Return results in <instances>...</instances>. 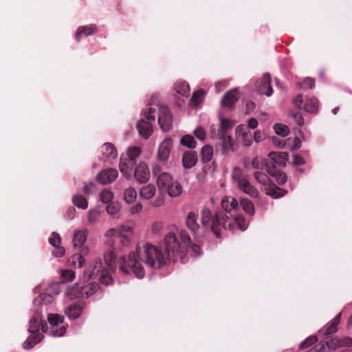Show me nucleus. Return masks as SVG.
Returning <instances> with one entry per match:
<instances>
[{
  "mask_svg": "<svg viewBox=\"0 0 352 352\" xmlns=\"http://www.w3.org/2000/svg\"><path fill=\"white\" fill-rule=\"evenodd\" d=\"M165 249L162 247L146 244L142 248L136 247L135 252H131L126 257H122L118 261L120 271L124 274L132 272L138 278L145 275V270L142 262L153 269H160L171 260L177 259V256L182 263H185L186 250L192 251L195 256L201 253L198 245L192 244L190 238L186 231L178 230L174 225L168 226V232L164 237Z\"/></svg>",
  "mask_w": 352,
  "mask_h": 352,
  "instance_id": "1",
  "label": "nucleus"
},
{
  "mask_svg": "<svg viewBox=\"0 0 352 352\" xmlns=\"http://www.w3.org/2000/svg\"><path fill=\"white\" fill-rule=\"evenodd\" d=\"M201 215L203 226L210 228L217 238L220 237L222 229L234 230V223L225 214L219 212L217 213L215 217H212L211 211L208 208H204L201 210Z\"/></svg>",
  "mask_w": 352,
  "mask_h": 352,
  "instance_id": "2",
  "label": "nucleus"
},
{
  "mask_svg": "<svg viewBox=\"0 0 352 352\" xmlns=\"http://www.w3.org/2000/svg\"><path fill=\"white\" fill-rule=\"evenodd\" d=\"M40 327L43 333L46 332L48 329L47 324L43 323L41 313L39 311H36L33 317L30 320V326L28 328L29 333L36 334L28 337L23 343V348L24 349H32L35 344L42 340L43 338V335L38 333Z\"/></svg>",
  "mask_w": 352,
  "mask_h": 352,
  "instance_id": "3",
  "label": "nucleus"
},
{
  "mask_svg": "<svg viewBox=\"0 0 352 352\" xmlns=\"http://www.w3.org/2000/svg\"><path fill=\"white\" fill-rule=\"evenodd\" d=\"M84 279L98 278L106 285L112 283L111 272L106 265H103L100 260H96L91 264L83 276Z\"/></svg>",
  "mask_w": 352,
  "mask_h": 352,
  "instance_id": "4",
  "label": "nucleus"
},
{
  "mask_svg": "<svg viewBox=\"0 0 352 352\" xmlns=\"http://www.w3.org/2000/svg\"><path fill=\"white\" fill-rule=\"evenodd\" d=\"M88 280L83 278V283L79 281L74 285L69 287L65 294V296L72 300L78 298H88L94 294L98 290V285L94 282L85 284V280L87 281Z\"/></svg>",
  "mask_w": 352,
  "mask_h": 352,
  "instance_id": "5",
  "label": "nucleus"
},
{
  "mask_svg": "<svg viewBox=\"0 0 352 352\" xmlns=\"http://www.w3.org/2000/svg\"><path fill=\"white\" fill-rule=\"evenodd\" d=\"M232 178L234 184L241 192L254 198L258 197V190L250 184L247 175L241 168L236 167L233 169Z\"/></svg>",
  "mask_w": 352,
  "mask_h": 352,
  "instance_id": "6",
  "label": "nucleus"
},
{
  "mask_svg": "<svg viewBox=\"0 0 352 352\" xmlns=\"http://www.w3.org/2000/svg\"><path fill=\"white\" fill-rule=\"evenodd\" d=\"M221 206L224 211L230 214V217L229 218L232 223L231 217L239 226L241 230H244L248 227V223L245 221L242 216L232 214V212H236L239 209L238 201L234 197L230 196L224 197L221 200Z\"/></svg>",
  "mask_w": 352,
  "mask_h": 352,
  "instance_id": "7",
  "label": "nucleus"
},
{
  "mask_svg": "<svg viewBox=\"0 0 352 352\" xmlns=\"http://www.w3.org/2000/svg\"><path fill=\"white\" fill-rule=\"evenodd\" d=\"M155 109L148 107L143 113L144 118H141L137 124L139 134L144 139H148L153 133V124L151 122L155 120Z\"/></svg>",
  "mask_w": 352,
  "mask_h": 352,
  "instance_id": "8",
  "label": "nucleus"
},
{
  "mask_svg": "<svg viewBox=\"0 0 352 352\" xmlns=\"http://www.w3.org/2000/svg\"><path fill=\"white\" fill-rule=\"evenodd\" d=\"M47 320L50 325L49 334L52 337H61L65 335L67 325L63 324L64 317L58 314H50Z\"/></svg>",
  "mask_w": 352,
  "mask_h": 352,
  "instance_id": "9",
  "label": "nucleus"
},
{
  "mask_svg": "<svg viewBox=\"0 0 352 352\" xmlns=\"http://www.w3.org/2000/svg\"><path fill=\"white\" fill-rule=\"evenodd\" d=\"M131 236L129 234H121L116 228H110L104 234L105 243L111 246L116 241H118L124 247H129L131 243Z\"/></svg>",
  "mask_w": 352,
  "mask_h": 352,
  "instance_id": "10",
  "label": "nucleus"
},
{
  "mask_svg": "<svg viewBox=\"0 0 352 352\" xmlns=\"http://www.w3.org/2000/svg\"><path fill=\"white\" fill-rule=\"evenodd\" d=\"M158 123L163 131H168L173 125V116L166 105H160L158 111Z\"/></svg>",
  "mask_w": 352,
  "mask_h": 352,
  "instance_id": "11",
  "label": "nucleus"
},
{
  "mask_svg": "<svg viewBox=\"0 0 352 352\" xmlns=\"http://www.w3.org/2000/svg\"><path fill=\"white\" fill-rule=\"evenodd\" d=\"M89 231L86 228L76 230L74 232L72 243L75 248H80L82 252L87 254L89 249L85 243L87 239Z\"/></svg>",
  "mask_w": 352,
  "mask_h": 352,
  "instance_id": "12",
  "label": "nucleus"
},
{
  "mask_svg": "<svg viewBox=\"0 0 352 352\" xmlns=\"http://www.w3.org/2000/svg\"><path fill=\"white\" fill-rule=\"evenodd\" d=\"M294 104L299 109H303L308 113H316L318 109V101L316 98H307L303 100L302 96L298 95L294 100Z\"/></svg>",
  "mask_w": 352,
  "mask_h": 352,
  "instance_id": "13",
  "label": "nucleus"
},
{
  "mask_svg": "<svg viewBox=\"0 0 352 352\" xmlns=\"http://www.w3.org/2000/svg\"><path fill=\"white\" fill-rule=\"evenodd\" d=\"M134 177L140 184H145L150 179V170L147 164L141 162L134 170Z\"/></svg>",
  "mask_w": 352,
  "mask_h": 352,
  "instance_id": "14",
  "label": "nucleus"
},
{
  "mask_svg": "<svg viewBox=\"0 0 352 352\" xmlns=\"http://www.w3.org/2000/svg\"><path fill=\"white\" fill-rule=\"evenodd\" d=\"M256 91L259 94L271 96L272 95V88L271 86V77L266 73L256 83Z\"/></svg>",
  "mask_w": 352,
  "mask_h": 352,
  "instance_id": "15",
  "label": "nucleus"
},
{
  "mask_svg": "<svg viewBox=\"0 0 352 352\" xmlns=\"http://www.w3.org/2000/svg\"><path fill=\"white\" fill-rule=\"evenodd\" d=\"M173 148V140L170 138H165L157 148V157L162 162H166Z\"/></svg>",
  "mask_w": 352,
  "mask_h": 352,
  "instance_id": "16",
  "label": "nucleus"
},
{
  "mask_svg": "<svg viewBox=\"0 0 352 352\" xmlns=\"http://www.w3.org/2000/svg\"><path fill=\"white\" fill-rule=\"evenodd\" d=\"M118 177L116 169L109 168L101 170L97 175V180L102 184L113 183Z\"/></svg>",
  "mask_w": 352,
  "mask_h": 352,
  "instance_id": "17",
  "label": "nucleus"
},
{
  "mask_svg": "<svg viewBox=\"0 0 352 352\" xmlns=\"http://www.w3.org/2000/svg\"><path fill=\"white\" fill-rule=\"evenodd\" d=\"M85 307V304L82 301L73 303L65 309V314L69 319H76L78 318Z\"/></svg>",
  "mask_w": 352,
  "mask_h": 352,
  "instance_id": "18",
  "label": "nucleus"
},
{
  "mask_svg": "<svg viewBox=\"0 0 352 352\" xmlns=\"http://www.w3.org/2000/svg\"><path fill=\"white\" fill-rule=\"evenodd\" d=\"M236 135L241 140L243 144L246 146L251 145L252 136L245 125L241 124L236 128Z\"/></svg>",
  "mask_w": 352,
  "mask_h": 352,
  "instance_id": "19",
  "label": "nucleus"
},
{
  "mask_svg": "<svg viewBox=\"0 0 352 352\" xmlns=\"http://www.w3.org/2000/svg\"><path fill=\"white\" fill-rule=\"evenodd\" d=\"M239 99V94L236 89H231L226 92L221 99L223 107H231Z\"/></svg>",
  "mask_w": 352,
  "mask_h": 352,
  "instance_id": "20",
  "label": "nucleus"
},
{
  "mask_svg": "<svg viewBox=\"0 0 352 352\" xmlns=\"http://www.w3.org/2000/svg\"><path fill=\"white\" fill-rule=\"evenodd\" d=\"M197 215L194 212L188 213L186 219V223L188 229H190L195 235L198 238L199 237L200 227L197 222Z\"/></svg>",
  "mask_w": 352,
  "mask_h": 352,
  "instance_id": "21",
  "label": "nucleus"
},
{
  "mask_svg": "<svg viewBox=\"0 0 352 352\" xmlns=\"http://www.w3.org/2000/svg\"><path fill=\"white\" fill-rule=\"evenodd\" d=\"M133 162L127 158L121 157L119 164V168L122 174L127 179L132 177V166Z\"/></svg>",
  "mask_w": 352,
  "mask_h": 352,
  "instance_id": "22",
  "label": "nucleus"
},
{
  "mask_svg": "<svg viewBox=\"0 0 352 352\" xmlns=\"http://www.w3.org/2000/svg\"><path fill=\"white\" fill-rule=\"evenodd\" d=\"M97 31V27L94 24L79 27L76 32V38L79 41L82 37L90 36Z\"/></svg>",
  "mask_w": 352,
  "mask_h": 352,
  "instance_id": "23",
  "label": "nucleus"
},
{
  "mask_svg": "<svg viewBox=\"0 0 352 352\" xmlns=\"http://www.w3.org/2000/svg\"><path fill=\"white\" fill-rule=\"evenodd\" d=\"M182 190L183 189L181 184L178 181L173 179L164 192H166L171 197H177L182 193Z\"/></svg>",
  "mask_w": 352,
  "mask_h": 352,
  "instance_id": "24",
  "label": "nucleus"
},
{
  "mask_svg": "<svg viewBox=\"0 0 352 352\" xmlns=\"http://www.w3.org/2000/svg\"><path fill=\"white\" fill-rule=\"evenodd\" d=\"M197 162V155L193 151L185 152L182 157V164L185 168H191Z\"/></svg>",
  "mask_w": 352,
  "mask_h": 352,
  "instance_id": "25",
  "label": "nucleus"
},
{
  "mask_svg": "<svg viewBox=\"0 0 352 352\" xmlns=\"http://www.w3.org/2000/svg\"><path fill=\"white\" fill-rule=\"evenodd\" d=\"M173 179L172 175L168 173L164 172V173L160 174L157 178V185L159 190L164 192Z\"/></svg>",
  "mask_w": 352,
  "mask_h": 352,
  "instance_id": "26",
  "label": "nucleus"
},
{
  "mask_svg": "<svg viewBox=\"0 0 352 352\" xmlns=\"http://www.w3.org/2000/svg\"><path fill=\"white\" fill-rule=\"evenodd\" d=\"M155 186L153 184H149L140 188V197L144 200H148L155 196Z\"/></svg>",
  "mask_w": 352,
  "mask_h": 352,
  "instance_id": "27",
  "label": "nucleus"
},
{
  "mask_svg": "<svg viewBox=\"0 0 352 352\" xmlns=\"http://www.w3.org/2000/svg\"><path fill=\"white\" fill-rule=\"evenodd\" d=\"M220 125L218 129V135H226L228 130L232 129L234 125V122L230 119L219 117Z\"/></svg>",
  "mask_w": 352,
  "mask_h": 352,
  "instance_id": "28",
  "label": "nucleus"
},
{
  "mask_svg": "<svg viewBox=\"0 0 352 352\" xmlns=\"http://www.w3.org/2000/svg\"><path fill=\"white\" fill-rule=\"evenodd\" d=\"M218 136L222 142V151L224 154H228L234 151V142L230 136L226 135Z\"/></svg>",
  "mask_w": 352,
  "mask_h": 352,
  "instance_id": "29",
  "label": "nucleus"
},
{
  "mask_svg": "<svg viewBox=\"0 0 352 352\" xmlns=\"http://www.w3.org/2000/svg\"><path fill=\"white\" fill-rule=\"evenodd\" d=\"M102 155L109 159H116L118 156V151L115 146L109 142L104 143L102 146Z\"/></svg>",
  "mask_w": 352,
  "mask_h": 352,
  "instance_id": "30",
  "label": "nucleus"
},
{
  "mask_svg": "<svg viewBox=\"0 0 352 352\" xmlns=\"http://www.w3.org/2000/svg\"><path fill=\"white\" fill-rule=\"evenodd\" d=\"M54 297L51 294H42L34 301L35 305L37 304L41 306V311L43 310V308L47 305L50 304L53 302Z\"/></svg>",
  "mask_w": 352,
  "mask_h": 352,
  "instance_id": "31",
  "label": "nucleus"
},
{
  "mask_svg": "<svg viewBox=\"0 0 352 352\" xmlns=\"http://www.w3.org/2000/svg\"><path fill=\"white\" fill-rule=\"evenodd\" d=\"M101 217V212L97 208L89 210L87 213V220L88 225H95L98 223Z\"/></svg>",
  "mask_w": 352,
  "mask_h": 352,
  "instance_id": "32",
  "label": "nucleus"
},
{
  "mask_svg": "<svg viewBox=\"0 0 352 352\" xmlns=\"http://www.w3.org/2000/svg\"><path fill=\"white\" fill-rule=\"evenodd\" d=\"M123 197L126 204L134 203L137 199V192L135 188L130 186L126 188L123 192Z\"/></svg>",
  "mask_w": 352,
  "mask_h": 352,
  "instance_id": "33",
  "label": "nucleus"
},
{
  "mask_svg": "<svg viewBox=\"0 0 352 352\" xmlns=\"http://www.w3.org/2000/svg\"><path fill=\"white\" fill-rule=\"evenodd\" d=\"M83 255H85L80 250V253L74 254L69 260V263L71 265L82 267L85 263V259L83 257Z\"/></svg>",
  "mask_w": 352,
  "mask_h": 352,
  "instance_id": "34",
  "label": "nucleus"
},
{
  "mask_svg": "<svg viewBox=\"0 0 352 352\" xmlns=\"http://www.w3.org/2000/svg\"><path fill=\"white\" fill-rule=\"evenodd\" d=\"M72 202L77 208L82 210H85L88 208V201L82 195H74L72 197Z\"/></svg>",
  "mask_w": 352,
  "mask_h": 352,
  "instance_id": "35",
  "label": "nucleus"
},
{
  "mask_svg": "<svg viewBox=\"0 0 352 352\" xmlns=\"http://www.w3.org/2000/svg\"><path fill=\"white\" fill-rule=\"evenodd\" d=\"M201 155L202 162H210L213 157V148L208 144L204 146L201 151Z\"/></svg>",
  "mask_w": 352,
  "mask_h": 352,
  "instance_id": "36",
  "label": "nucleus"
},
{
  "mask_svg": "<svg viewBox=\"0 0 352 352\" xmlns=\"http://www.w3.org/2000/svg\"><path fill=\"white\" fill-rule=\"evenodd\" d=\"M174 90L181 96H187L190 91L189 85L184 81H178L174 85Z\"/></svg>",
  "mask_w": 352,
  "mask_h": 352,
  "instance_id": "37",
  "label": "nucleus"
},
{
  "mask_svg": "<svg viewBox=\"0 0 352 352\" xmlns=\"http://www.w3.org/2000/svg\"><path fill=\"white\" fill-rule=\"evenodd\" d=\"M205 95L206 92L203 90L195 92L190 99V105L195 107H198L199 104L204 100Z\"/></svg>",
  "mask_w": 352,
  "mask_h": 352,
  "instance_id": "38",
  "label": "nucleus"
},
{
  "mask_svg": "<svg viewBox=\"0 0 352 352\" xmlns=\"http://www.w3.org/2000/svg\"><path fill=\"white\" fill-rule=\"evenodd\" d=\"M265 190L267 195L274 199L281 197L285 194V192L283 190L275 186H273L272 187H266Z\"/></svg>",
  "mask_w": 352,
  "mask_h": 352,
  "instance_id": "39",
  "label": "nucleus"
},
{
  "mask_svg": "<svg viewBox=\"0 0 352 352\" xmlns=\"http://www.w3.org/2000/svg\"><path fill=\"white\" fill-rule=\"evenodd\" d=\"M240 204L243 210L248 214L252 216L254 214V207L253 203L250 200L246 198H243L240 200Z\"/></svg>",
  "mask_w": 352,
  "mask_h": 352,
  "instance_id": "40",
  "label": "nucleus"
},
{
  "mask_svg": "<svg viewBox=\"0 0 352 352\" xmlns=\"http://www.w3.org/2000/svg\"><path fill=\"white\" fill-rule=\"evenodd\" d=\"M341 313L337 315L331 321V322L327 326L325 329V334L329 335L335 333L337 331V326L340 322Z\"/></svg>",
  "mask_w": 352,
  "mask_h": 352,
  "instance_id": "41",
  "label": "nucleus"
},
{
  "mask_svg": "<svg viewBox=\"0 0 352 352\" xmlns=\"http://www.w3.org/2000/svg\"><path fill=\"white\" fill-rule=\"evenodd\" d=\"M99 199L102 203L108 204L112 201L113 193L110 190L104 189L100 192Z\"/></svg>",
  "mask_w": 352,
  "mask_h": 352,
  "instance_id": "42",
  "label": "nucleus"
},
{
  "mask_svg": "<svg viewBox=\"0 0 352 352\" xmlns=\"http://www.w3.org/2000/svg\"><path fill=\"white\" fill-rule=\"evenodd\" d=\"M180 143L182 145L189 148H194L197 146V142L195 140V138L190 135H184L180 140Z\"/></svg>",
  "mask_w": 352,
  "mask_h": 352,
  "instance_id": "43",
  "label": "nucleus"
},
{
  "mask_svg": "<svg viewBox=\"0 0 352 352\" xmlns=\"http://www.w3.org/2000/svg\"><path fill=\"white\" fill-rule=\"evenodd\" d=\"M105 265L107 268L113 270L114 268V263L116 262V256L113 250H109L104 255Z\"/></svg>",
  "mask_w": 352,
  "mask_h": 352,
  "instance_id": "44",
  "label": "nucleus"
},
{
  "mask_svg": "<svg viewBox=\"0 0 352 352\" xmlns=\"http://www.w3.org/2000/svg\"><path fill=\"white\" fill-rule=\"evenodd\" d=\"M141 151V148L138 146H133L129 147L126 151L129 160L133 162L135 161L136 159L140 155Z\"/></svg>",
  "mask_w": 352,
  "mask_h": 352,
  "instance_id": "45",
  "label": "nucleus"
},
{
  "mask_svg": "<svg viewBox=\"0 0 352 352\" xmlns=\"http://www.w3.org/2000/svg\"><path fill=\"white\" fill-rule=\"evenodd\" d=\"M275 133L282 137H286L289 132V128L283 124H276L274 126Z\"/></svg>",
  "mask_w": 352,
  "mask_h": 352,
  "instance_id": "46",
  "label": "nucleus"
},
{
  "mask_svg": "<svg viewBox=\"0 0 352 352\" xmlns=\"http://www.w3.org/2000/svg\"><path fill=\"white\" fill-rule=\"evenodd\" d=\"M268 155L276 164L282 163V162L285 160L287 157V155L285 153L279 152H271Z\"/></svg>",
  "mask_w": 352,
  "mask_h": 352,
  "instance_id": "47",
  "label": "nucleus"
},
{
  "mask_svg": "<svg viewBox=\"0 0 352 352\" xmlns=\"http://www.w3.org/2000/svg\"><path fill=\"white\" fill-rule=\"evenodd\" d=\"M121 206L117 201H111L107 204L106 210L108 214L111 215L116 214L120 210Z\"/></svg>",
  "mask_w": 352,
  "mask_h": 352,
  "instance_id": "48",
  "label": "nucleus"
},
{
  "mask_svg": "<svg viewBox=\"0 0 352 352\" xmlns=\"http://www.w3.org/2000/svg\"><path fill=\"white\" fill-rule=\"evenodd\" d=\"M325 344L329 350H336L338 347L341 346L340 338L335 337L331 340H326Z\"/></svg>",
  "mask_w": 352,
  "mask_h": 352,
  "instance_id": "49",
  "label": "nucleus"
},
{
  "mask_svg": "<svg viewBox=\"0 0 352 352\" xmlns=\"http://www.w3.org/2000/svg\"><path fill=\"white\" fill-rule=\"evenodd\" d=\"M255 179L256 181L265 186H267L270 184V178L267 175L261 172H256L255 173Z\"/></svg>",
  "mask_w": 352,
  "mask_h": 352,
  "instance_id": "50",
  "label": "nucleus"
},
{
  "mask_svg": "<svg viewBox=\"0 0 352 352\" xmlns=\"http://www.w3.org/2000/svg\"><path fill=\"white\" fill-rule=\"evenodd\" d=\"M133 230V226L130 224H124L120 226L118 229H116V231H118L121 233V234H129L131 236Z\"/></svg>",
  "mask_w": 352,
  "mask_h": 352,
  "instance_id": "51",
  "label": "nucleus"
},
{
  "mask_svg": "<svg viewBox=\"0 0 352 352\" xmlns=\"http://www.w3.org/2000/svg\"><path fill=\"white\" fill-rule=\"evenodd\" d=\"M316 341L317 338L316 336H309L300 344L299 348L302 349H306L311 344L316 343Z\"/></svg>",
  "mask_w": 352,
  "mask_h": 352,
  "instance_id": "52",
  "label": "nucleus"
},
{
  "mask_svg": "<svg viewBox=\"0 0 352 352\" xmlns=\"http://www.w3.org/2000/svg\"><path fill=\"white\" fill-rule=\"evenodd\" d=\"M49 242L52 246L57 247L60 244L61 237L58 233L52 232L51 236L49 238Z\"/></svg>",
  "mask_w": 352,
  "mask_h": 352,
  "instance_id": "53",
  "label": "nucleus"
},
{
  "mask_svg": "<svg viewBox=\"0 0 352 352\" xmlns=\"http://www.w3.org/2000/svg\"><path fill=\"white\" fill-rule=\"evenodd\" d=\"M194 135L199 140L204 141L206 139V131L202 126H198L193 131Z\"/></svg>",
  "mask_w": 352,
  "mask_h": 352,
  "instance_id": "54",
  "label": "nucleus"
},
{
  "mask_svg": "<svg viewBox=\"0 0 352 352\" xmlns=\"http://www.w3.org/2000/svg\"><path fill=\"white\" fill-rule=\"evenodd\" d=\"M300 87L304 89H312L314 85H315V83H314V81L313 79L310 78H307L305 79H304L301 82H300Z\"/></svg>",
  "mask_w": 352,
  "mask_h": 352,
  "instance_id": "55",
  "label": "nucleus"
},
{
  "mask_svg": "<svg viewBox=\"0 0 352 352\" xmlns=\"http://www.w3.org/2000/svg\"><path fill=\"white\" fill-rule=\"evenodd\" d=\"M62 276L67 281H72L75 278V272L70 270H65L62 271Z\"/></svg>",
  "mask_w": 352,
  "mask_h": 352,
  "instance_id": "56",
  "label": "nucleus"
},
{
  "mask_svg": "<svg viewBox=\"0 0 352 352\" xmlns=\"http://www.w3.org/2000/svg\"><path fill=\"white\" fill-rule=\"evenodd\" d=\"M96 184L90 182L88 184H85L82 188V190L87 195L93 194L95 191Z\"/></svg>",
  "mask_w": 352,
  "mask_h": 352,
  "instance_id": "57",
  "label": "nucleus"
},
{
  "mask_svg": "<svg viewBox=\"0 0 352 352\" xmlns=\"http://www.w3.org/2000/svg\"><path fill=\"white\" fill-rule=\"evenodd\" d=\"M164 226L163 223L157 221L153 223L152 230L156 234H160L162 232Z\"/></svg>",
  "mask_w": 352,
  "mask_h": 352,
  "instance_id": "58",
  "label": "nucleus"
},
{
  "mask_svg": "<svg viewBox=\"0 0 352 352\" xmlns=\"http://www.w3.org/2000/svg\"><path fill=\"white\" fill-rule=\"evenodd\" d=\"M266 138L265 133L260 130H257L254 132V140L256 142H261L263 141Z\"/></svg>",
  "mask_w": 352,
  "mask_h": 352,
  "instance_id": "59",
  "label": "nucleus"
},
{
  "mask_svg": "<svg viewBox=\"0 0 352 352\" xmlns=\"http://www.w3.org/2000/svg\"><path fill=\"white\" fill-rule=\"evenodd\" d=\"M292 163L296 166H301L305 163V161L300 155L295 154L293 155Z\"/></svg>",
  "mask_w": 352,
  "mask_h": 352,
  "instance_id": "60",
  "label": "nucleus"
},
{
  "mask_svg": "<svg viewBox=\"0 0 352 352\" xmlns=\"http://www.w3.org/2000/svg\"><path fill=\"white\" fill-rule=\"evenodd\" d=\"M142 209H143V206L142 204L140 203H137L135 204V205H133L131 209H130V212L132 213V214H139L142 211Z\"/></svg>",
  "mask_w": 352,
  "mask_h": 352,
  "instance_id": "61",
  "label": "nucleus"
},
{
  "mask_svg": "<svg viewBox=\"0 0 352 352\" xmlns=\"http://www.w3.org/2000/svg\"><path fill=\"white\" fill-rule=\"evenodd\" d=\"M152 171H153V174L155 177H156L157 178V176L161 174V173H164L162 172V167L160 166V164H158L157 163H155L153 164L152 166Z\"/></svg>",
  "mask_w": 352,
  "mask_h": 352,
  "instance_id": "62",
  "label": "nucleus"
},
{
  "mask_svg": "<svg viewBox=\"0 0 352 352\" xmlns=\"http://www.w3.org/2000/svg\"><path fill=\"white\" fill-rule=\"evenodd\" d=\"M308 352H326L324 344L323 342H320L311 349Z\"/></svg>",
  "mask_w": 352,
  "mask_h": 352,
  "instance_id": "63",
  "label": "nucleus"
},
{
  "mask_svg": "<svg viewBox=\"0 0 352 352\" xmlns=\"http://www.w3.org/2000/svg\"><path fill=\"white\" fill-rule=\"evenodd\" d=\"M228 81L227 80H221L219 81L215 84V88L217 92L221 91L224 88L228 87Z\"/></svg>",
  "mask_w": 352,
  "mask_h": 352,
  "instance_id": "64",
  "label": "nucleus"
}]
</instances>
